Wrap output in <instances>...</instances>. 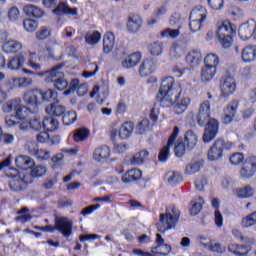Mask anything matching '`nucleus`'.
Segmentation results:
<instances>
[{
  "label": "nucleus",
  "mask_w": 256,
  "mask_h": 256,
  "mask_svg": "<svg viewBox=\"0 0 256 256\" xmlns=\"http://www.w3.org/2000/svg\"><path fill=\"white\" fill-rule=\"evenodd\" d=\"M183 93V88H181V83L176 82L175 78L168 76L162 79L159 91L156 95V102L159 103L160 107H173V111L176 115H182L187 111L189 105H191L190 98H182L179 101Z\"/></svg>",
  "instance_id": "nucleus-1"
},
{
  "label": "nucleus",
  "mask_w": 256,
  "mask_h": 256,
  "mask_svg": "<svg viewBox=\"0 0 256 256\" xmlns=\"http://www.w3.org/2000/svg\"><path fill=\"white\" fill-rule=\"evenodd\" d=\"M196 121L200 127H205L203 134L204 143H209L217 137V133H219V121L211 118V102L209 100H205L200 104Z\"/></svg>",
  "instance_id": "nucleus-2"
},
{
  "label": "nucleus",
  "mask_w": 256,
  "mask_h": 256,
  "mask_svg": "<svg viewBox=\"0 0 256 256\" xmlns=\"http://www.w3.org/2000/svg\"><path fill=\"white\" fill-rule=\"evenodd\" d=\"M181 217V210L174 204H170L166 207L165 213L159 215V222L156 227L160 233L171 231L175 229L179 223Z\"/></svg>",
  "instance_id": "nucleus-3"
},
{
  "label": "nucleus",
  "mask_w": 256,
  "mask_h": 256,
  "mask_svg": "<svg viewBox=\"0 0 256 256\" xmlns=\"http://www.w3.org/2000/svg\"><path fill=\"white\" fill-rule=\"evenodd\" d=\"M65 64H57L55 65L51 70H47L44 72H40L38 75L40 77H43V75H48L46 77V83H53V86L58 90V91H65L67 87H69V82L65 80V74L61 72V69Z\"/></svg>",
  "instance_id": "nucleus-4"
},
{
  "label": "nucleus",
  "mask_w": 256,
  "mask_h": 256,
  "mask_svg": "<svg viewBox=\"0 0 256 256\" xmlns=\"http://www.w3.org/2000/svg\"><path fill=\"white\" fill-rule=\"evenodd\" d=\"M237 31L233 28V23L230 20L222 21L216 31V37L222 45L223 49H229L233 45V37H235Z\"/></svg>",
  "instance_id": "nucleus-5"
},
{
  "label": "nucleus",
  "mask_w": 256,
  "mask_h": 256,
  "mask_svg": "<svg viewBox=\"0 0 256 256\" xmlns=\"http://www.w3.org/2000/svg\"><path fill=\"white\" fill-rule=\"evenodd\" d=\"M22 99L30 113H39V107L43 105V90L31 88L24 92Z\"/></svg>",
  "instance_id": "nucleus-6"
},
{
  "label": "nucleus",
  "mask_w": 256,
  "mask_h": 256,
  "mask_svg": "<svg viewBox=\"0 0 256 256\" xmlns=\"http://www.w3.org/2000/svg\"><path fill=\"white\" fill-rule=\"evenodd\" d=\"M233 149L232 142L225 141V139L218 138L214 141L212 146L208 149V161H219L223 158L225 151Z\"/></svg>",
  "instance_id": "nucleus-7"
},
{
  "label": "nucleus",
  "mask_w": 256,
  "mask_h": 256,
  "mask_svg": "<svg viewBox=\"0 0 256 256\" xmlns=\"http://www.w3.org/2000/svg\"><path fill=\"white\" fill-rule=\"evenodd\" d=\"M179 133H180L179 126H175L173 128L171 135L168 137L167 145H165L158 154V160L161 163H165V161L169 159V153H171V147L175 145L177 141V137H179Z\"/></svg>",
  "instance_id": "nucleus-8"
},
{
  "label": "nucleus",
  "mask_w": 256,
  "mask_h": 256,
  "mask_svg": "<svg viewBox=\"0 0 256 256\" xmlns=\"http://www.w3.org/2000/svg\"><path fill=\"white\" fill-rule=\"evenodd\" d=\"M14 171L16 174H8V177L12 178V180L9 182V187L11 191H23L24 189H27V185L29 183H33V180L31 178L27 179L29 175H24V177L21 178V176H19V171Z\"/></svg>",
  "instance_id": "nucleus-9"
},
{
  "label": "nucleus",
  "mask_w": 256,
  "mask_h": 256,
  "mask_svg": "<svg viewBox=\"0 0 256 256\" xmlns=\"http://www.w3.org/2000/svg\"><path fill=\"white\" fill-rule=\"evenodd\" d=\"M237 89V82L233 76H222L220 79V91L221 97L227 99L230 95H233Z\"/></svg>",
  "instance_id": "nucleus-10"
},
{
  "label": "nucleus",
  "mask_w": 256,
  "mask_h": 256,
  "mask_svg": "<svg viewBox=\"0 0 256 256\" xmlns=\"http://www.w3.org/2000/svg\"><path fill=\"white\" fill-rule=\"evenodd\" d=\"M56 231H59L66 239L73 235V221L67 217L56 218Z\"/></svg>",
  "instance_id": "nucleus-11"
},
{
  "label": "nucleus",
  "mask_w": 256,
  "mask_h": 256,
  "mask_svg": "<svg viewBox=\"0 0 256 256\" xmlns=\"http://www.w3.org/2000/svg\"><path fill=\"white\" fill-rule=\"evenodd\" d=\"M143 27V18L138 14H130L126 22L128 33H139Z\"/></svg>",
  "instance_id": "nucleus-12"
},
{
  "label": "nucleus",
  "mask_w": 256,
  "mask_h": 256,
  "mask_svg": "<svg viewBox=\"0 0 256 256\" xmlns=\"http://www.w3.org/2000/svg\"><path fill=\"white\" fill-rule=\"evenodd\" d=\"M237 109H239V101L232 100L224 109V116L222 117V123L224 125H229V123L233 122L237 114Z\"/></svg>",
  "instance_id": "nucleus-13"
},
{
  "label": "nucleus",
  "mask_w": 256,
  "mask_h": 256,
  "mask_svg": "<svg viewBox=\"0 0 256 256\" xmlns=\"http://www.w3.org/2000/svg\"><path fill=\"white\" fill-rule=\"evenodd\" d=\"M141 177H143V172L139 168H132L122 175L121 181L127 185L141 181Z\"/></svg>",
  "instance_id": "nucleus-14"
},
{
  "label": "nucleus",
  "mask_w": 256,
  "mask_h": 256,
  "mask_svg": "<svg viewBox=\"0 0 256 256\" xmlns=\"http://www.w3.org/2000/svg\"><path fill=\"white\" fill-rule=\"evenodd\" d=\"M26 65L33 69V71H41V64L37 61H45V56L37 55V52H29L27 56H25Z\"/></svg>",
  "instance_id": "nucleus-15"
},
{
  "label": "nucleus",
  "mask_w": 256,
  "mask_h": 256,
  "mask_svg": "<svg viewBox=\"0 0 256 256\" xmlns=\"http://www.w3.org/2000/svg\"><path fill=\"white\" fill-rule=\"evenodd\" d=\"M156 69L157 65L155 64V60L146 58L139 67V73L141 77H149V75H151Z\"/></svg>",
  "instance_id": "nucleus-16"
},
{
  "label": "nucleus",
  "mask_w": 256,
  "mask_h": 256,
  "mask_svg": "<svg viewBox=\"0 0 256 256\" xmlns=\"http://www.w3.org/2000/svg\"><path fill=\"white\" fill-rule=\"evenodd\" d=\"M93 160L101 163V161H107L111 157V148L107 145H102L94 149Z\"/></svg>",
  "instance_id": "nucleus-17"
},
{
  "label": "nucleus",
  "mask_w": 256,
  "mask_h": 256,
  "mask_svg": "<svg viewBox=\"0 0 256 256\" xmlns=\"http://www.w3.org/2000/svg\"><path fill=\"white\" fill-rule=\"evenodd\" d=\"M142 57L141 52H133L122 60V67L124 69H133V67H137L138 63H141Z\"/></svg>",
  "instance_id": "nucleus-18"
},
{
  "label": "nucleus",
  "mask_w": 256,
  "mask_h": 256,
  "mask_svg": "<svg viewBox=\"0 0 256 256\" xmlns=\"http://www.w3.org/2000/svg\"><path fill=\"white\" fill-rule=\"evenodd\" d=\"M15 164L18 169L27 171L28 169H33V167H35V160L29 156L20 155L15 159Z\"/></svg>",
  "instance_id": "nucleus-19"
},
{
  "label": "nucleus",
  "mask_w": 256,
  "mask_h": 256,
  "mask_svg": "<svg viewBox=\"0 0 256 256\" xmlns=\"http://www.w3.org/2000/svg\"><path fill=\"white\" fill-rule=\"evenodd\" d=\"M9 111H15L16 119L23 121L25 119V115H23V109L25 106L21 105V99H14L8 102Z\"/></svg>",
  "instance_id": "nucleus-20"
},
{
  "label": "nucleus",
  "mask_w": 256,
  "mask_h": 256,
  "mask_svg": "<svg viewBox=\"0 0 256 256\" xmlns=\"http://www.w3.org/2000/svg\"><path fill=\"white\" fill-rule=\"evenodd\" d=\"M241 59L244 63H253L256 59V46L248 45L241 51Z\"/></svg>",
  "instance_id": "nucleus-21"
},
{
  "label": "nucleus",
  "mask_w": 256,
  "mask_h": 256,
  "mask_svg": "<svg viewBox=\"0 0 256 256\" xmlns=\"http://www.w3.org/2000/svg\"><path fill=\"white\" fill-rule=\"evenodd\" d=\"M25 55L23 53L17 54L16 56L12 57L8 63H7V68L10 69L11 71H17L25 65Z\"/></svg>",
  "instance_id": "nucleus-22"
},
{
  "label": "nucleus",
  "mask_w": 256,
  "mask_h": 256,
  "mask_svg": "<svg viewBox=\"0 0 256 256\" xmlns=\"http://www.w3.org/2000/svg\"><path fill=\"white\" fill-rule=\"evenodd\" d=\"M91 135V130L89 128L81 127L74 130L72 139L74 143H83V141H87Z\"/></svg>",
  "instance_id": "nucleus-23"
},
{
  "label": "nucleus",
  "mask_w": 256,
  "mask_h": 256,
  "mask_svg": "<svg viewBox=\"0 0 256 256\" xmlns=\"http://www.w3.org/2000/svg\"><path fill=\"white\" fill-rule=\"evenodd\" d=\"M256 164L251 161H245L240 169V177L242 179H251L255 175Z\"/></svg>",
  "instance_id": "nucleus-24"
},
{
  "label": "nucleus",
  "mask_w": 256,
  "mask_h": 256,
  "mask_svg": "<svg viewBox=\"0 0 256 256\" xmlns=\"http://www.w3.org/2000/svg\"><path fill=\"white\" fill-rule=\"evenodd\" d=\"M228 251L236 256H247L249 255L251 248L247 245L229 244Z\"/></svg>",
  "instance_id": "nucleus-25"
},
{
  "label": "nucleus",
  "mask_w": 256,
  "mask_h": 256,
  "mask_svg": "<svg viewBox=\"0 0 256 256\" xmlns=\"http://www.w3.org/2000/svg\"><path fill=\"white\" fill-rule=\"evenodd\" d=\"M42 129L48 133H53V131L59 129V121L52 116L45 117L42 120Z\"/></svg>",
  "instance_id": "nucleus-26"
},
{
  "label": "nucleus",
  "mask_w": 256,
  "mask_h": 256,
  "mask_svg": "<svg viewBox=\"0 0 256 256\" xmlns=\"http://www.w3.org/2000/svg\"><path fill=\"white\" fill-rule=\"evenodd\" d=\"M53 13L54 15H77V8H70L67 2H60Z\"/></svg>",
  "instance_id": "nucleus-27"
},
{
  "label": "nucleus",
  "mask_w": 256,
  "mask_h": 256,
  "mask_svg": "<svg viewBox=\"0 0 256 256\" xmlns=\"http://www.w3.org/2000/svg\"><path fill=\"white\" fill-rule=\"evenodd\" d=\"M23 48V44L16 40H8L2 45L4 53H19Z\"/></svg>",
  "instance_id": "nucleus-28"
},
{
  "label": "nucleus",
  "mask_w": 256,
  "mask_h": 256,
  "mask_svg": "<svg viewBox=\"0 0 256 256\" xmlns=\"http://www.w3.org/2000/svg\"><path fill=\"white\" fill-rule=\"evenodd\" d=\"M57 103L51 104L45 108V111L50 117H63L67 109L63 105H56Z\"/></svg>",
  "instance_id": "nucleus-29"
},
{
  "label": "nucleus",
  "mask_w": 256,
  "mask_h": 256,
  "mask_svg": "<svg viewBox=\"0 0 256 256\" xmlns=\"http://www.w3.org/2000/svg\"><path fill=\"white\" fill-rule=\"evenodd\" d=\"M198 141L199 139L197 138V134H195L193 130L186 131L183 142L186 145L188 151H191V149H195Z\"/></svg>",
  "instance_id": "nucleus-30"
},
{
  "label": "nucleus",
  "mask_w": 256,
  "mask_h": 256,
  "mask_svg": "<svg viewBox=\"0 0 256 256\" xmlns=\"http://www.w3.org/2000/svg\"><path fill=\"white\" fill-rule=\"evenodd\" d=\"M217 74V68L211 66H205L201 69L200 79L202 83H209L213 77Z\"/></svg>",
  "instance_id": "nucleus-31"
},
{
  "label": "nucleus",
  "mask_w": 256,
  "mask_h": 256,
  "mask_svg": "<svg viewBox=\"0 0 256 256\" xmlns=\"http://www.w3.org/2000/svg\"><path fill=\"white\" fill-rule=\"evenodd\" d=\"M203 60V56L197 50H192L186 55V63L190 67H197Z\"/></svg>",
  "instance_id": "nucleus-32"
},
{
  "label": "nucleus",
  "mask_w": 256,
  "mask_h": 256,
  "mask_svg": "<svg viewBox=\"0 0 256 256\" xmlns=\"http://www.w3.org/2000/svg\"><path fill=\"white\" fill-rule=\"evenodd\" d=\"M189 19L204 22L207 19V9L202 6L193 8L190 12Z\"/></svg>",
  "instance_id": "nucleus-33"
},
{
  "label": "nucleus",
  "mask_w": 256,
  "mask_h": 256,
  "mask_svg": "<svg viewBox=\"0 0 256 256\" xmlns=\"http://www.w3.org/2000/svg\"><path fill=\"white\" fill-rule=\"evenodd\" d=\"M59 103V94L54 89H47L46 91L42 90V103Z\"/></svg>",
  "instance_id": "nucleus-34"
},
{
  "label": "nucleus",
  "mask_w": 256,
  "mask_h": 256,
  "mask_svg": "<svg viewBox=\"0 0 256 256\" xmlns=\"http://www.w3.org/2000/svg\"><path fill=\"white\" fill-rule=\"evenodd\" d=\"M135 128V124L133 122H124L119 130L120 139H129L133 134V129Z\"/></svg>",
  "instance_id": "nucleus-35"
},
{
  "label": "nucleus",
  "mask_w": 256,
  "mask_h": 256,
  "mask_svg": "<svg viewBox=\"0 0 256 256\" xmlns=\"http://www.w3.org/2000/svg\"><path fill=\"white\" fill-rule=\"evenodd\" d=\"M24 13L28 17H34L35 19H41V17L44 15L43 10L35 5H26L24 7Z\"/></svg>",
  "instance_id": "nucleus-36"
},
{
  "label": "nucleus",
  "mask_w": 256,
  "mask_h": 256,
  "mask_svg": "<svg viewBox=\"0 0 256 256\" xmlns=\"http://www.w3.org/2000/svg\"><path fill=\"white\" fill-rule=\"evenodd\" d=\"M115 47V35L113 33H107L103 39V51L104 53H111Z\"/></svg>",
  "instance_id": "nucleus-37"
},
{
  "label": "nucleus",
  "mask_w": 256,
  "mask_h": 256,
  "mask_svg": "<svg viewBox=\"0 0 256 256\" xmlns=\"http://www.w3.org/2000/svg\"><path fill=\"white\" fill-rule=\"evenodd\" d=\"M149 157V152L147 150H141L140 152L136 153L130 159L131 165H143L145 163V159Z\"/></svg>",
  "instance_id": "nucleus-38"
},
{
  "label": "nucleus",
  "mask_w": 256,
  "mask_h": 256,
  "mask_svg": "<svg viewBox=\"0 0 256 256\" xmlns=\"http://www.w3.org/2000/svg\"><path fill=\"white\" fill-rule=\"evenodd\" d=\"M238 35L240 39L247 41V39H251V37H253V30L248 24H242L238 29Z\"/></svg>",
  "instance_id": "nucleus-39"
},
{
  "label": "nucleus",
  "mask_w": 256,
  "mask_h": 256,
  "mask_svg": "<svg viewBox=\"0 0 256 256\" xmlns=\"http://www.w3.org/2000/svg\"><path fill=\"white\" fill-rule=\"evenodd\" d=\"M77 121V112L71 110L68 112H64V114H62V123L63 125H66L67 127H69V125H73V123H75Z\"/></svg>",
  "instance_id": "nucleus-40"
},
{
  "label": "nucleus",
  "mask_w": 256,
  "mask_h": 256,
  "mask_svg": "<svg viewBox=\"0 0 256 256\" xmlns=\"http://www.w3.org/2000/svg\"><path fill=\"white\" fill-rule=\"evenodd\" d=\"M101 41V33L99 31L87 32L85 42L88 45H97Z\"/></svg>",
  "instance_id": "nucleus-41"
},
{
  "label": "nucleus",
  "mask_w": 256,
  "mask_h": 256,
  "mask_svg": "<svg viewBox=\"0 0 256 256\" xmlns=\"http://www.w3.org/2000/svg\"><path fill=\"white\" fill-rule=\"evenodd\" d=\"M156 245L158 247H163L164 251H160V255L167 256L169 253H171V245L165 244V239H163V236L161 234H156V240H155Z\"/></svg>",
  "instance_id": "nucleus-42"
},
{
  "label": "nucleus",
  "mask_w": 256,
  "mask_h": 256,
  "mask_svg": "<svg viewBox=\"0 0 256 256\" xmlns=\"http://www.w3.org/2000/svg\"><path fill=\"white\" fill-rule=\"evenodd\" d=\"M185 50L181 47V45L177 42L173 43L170 47V57L173 59H179L183 57Z\"/></svg>",
  "instance_id": "nucleus-43"
},
{
  "label": "nucleus",
  "mask_w": 256,
  "mask_h": 256,
  "mask_svg": "<svg viewBox=\"0 0 256 256\" xmlns=\"http://www.w3.org/2000/svg\"><path fill=\"white\" fill-rule=\"evenodd\" d=\"M23 27L28 33H35V31H37V27H39V22L31 18L24 19Z\"/></svg>",
  "instance_id": "nucleus-44"
},
{
  "label": "nucleus",
  "mask_w": 256,
  "mask_h": 256,
  "mask_svg": "<svg viewBox=\"0 0 256 256\" xmlns=\"http://www.w3.org/2000/svg\"><path fill=\"white\" fill-rule=\"evenodd\" d=\"M33 155L38 161H49L51 159V151L45 149H36Z\"/></svg>",
  "instance_id": "nucleus-45"
},
{
  "label": "nucleus",
  "mask_w": 256,
  "mask_h": 256,
  "mask_svg": "<svg viewBox=\"0 0 256 256\" xmlns=\"http://www.w3.org/2000/svg\"><path fill=\"white\" fill-rule=\"evenodd\" d=\"M204 64L206 67H214V69H217V65H219V56L214 53L208 54L204 58Z\"/></svg>",
  "instance_id": "nucleus-46"
},
{
  "label": "nucleus",
  "mask_w": 256,
  "mask_h": 256,
  "mask_svg": "<svg viewBox=\"0 0 256 256\" xmlns=\"http://www.w3.org/2000/svg\"><path fill=\"white\" fill-rule=\"evenodd\" d=\"M201 167H203V163L200 161L189 163L186 165L185 173L186 175H195V173L201 171Z\"/></svg>",
  "instance_id": "nucleus-47"
},
{
  "label": "nucleus",
  "mask_w": 256,
  "mask_h": 256,
  "mask_svg": "<svg viewBox=\"0 0 256 256\" xmlns=\"http://www.w3.org/2000/svg\"><path fill=\"white\" fill-rule=\"evenodd\" d=\"M187 151V145L184 144L183 140L178 139L174 146V154L176 157H183Z\"/></svg>",
  "instance_id": "nucleus-48"
},
{
  "label": "nucleus",
  "mask_w": 256,
  "mask_h": 256,
  "mask_svg": "<svg viewBox=\"0 0 256 256\" xmlns=\"http://www.w3.org/2000/svg\"><path fill=\"white\" fill-rule=\"evenodd\" d=\"M183 182V176L179 172H169L168 183L173 187Z\"/></svg>",
  "instance_id": "nucleus-49"
},
{
  "label": "nucleus",
  "mask_w": 256,
  "mask_h": 256,
  "mask_svg": "<svg viewBox=\"0 0 256 256\" xmlns=\"http://www.w3.org/2000/svg\"><path fill=\"white\" fill-rule=\"evenodd\" d=\"M30 175H28V177H43V175H45V173H47V168H45V166H34L32 168H30Z\"/></svg>",
  "instance_id": "nucleus-50"
},
{
  "label": "nucleus",
  "mask_w": 256,
  "mask_h": 256,
  "mask_svg": "<svg viewBox=\"0 0 256 256\" xmlns=\"http://www.w3.org/2000/svg\"><path fill=\"white\" fill-rule=\"evenodd\" d=\"M237 197H239V199H248V197H253V188H251V186H245L238 189Z\"/></svg>",
  "instance_id": "nucleus-51"
},
{
  "label": "nucleus",
  "mask_w": 256,
  "mask_h": 256,
  "mask_svg": "<svg viewBox=\"0 0 256 256\" xmlns=\"http://www.w3.org/2000/svg\"><path fill=\"white\" fill-rule=\"evenodd\" d=\"M149 52L151 55L159 56L163 53V43L161 42H154L148 46Z\"/></svg>",
  "instance_id": "nucleus-52"
},
{
  "label": "nucleus",
  "mask_w": 256,
  "mask_h": 256,
  "mask_svg": "<svg viewBox=\"0 0 256 256\" xmlns=\"http://www.w3.org/2000/svg\"><path fill=\"white\" fill-rule=\"evenodd\" d=\"M180 34L179 29H171V28H166L164 29L160 35L162 37V39H167V38H171V39H177V36Z\"/></svg>",
  "instance_id": "nucleus-53"
},
{
  "label": "nucleus",
  "mask_w": 256,
  "mask_h": 256,
  "mask_svg": "<svg viewBox=\"0 0 256 256\" xmlns=\"http://www.w3.org/2000/svg\"><path fill=\"white\" fill-rule=\"evenodd\" d=\"M199 201L200 202H191L192 207L190 208V215L195 216L201 213V210L203 209V198L199 197Z\"/></svg>",
  "instance_id": "nucleus-54"
},
{
  "label": "nucleus",
  "mask_w": 256,
  "mask_h": 256,
  "mask_svg": "<svg viewBox=\"0 0 256 256\" xmlns=\"http://www.w3.org/2000/svg\"><path fill=\"white\" fill-rule=\"evenodd\" d=\"M29 125L34 131H41L43 129V121L37 116L29 120Z\"/></svg>",
  "instance_id": "nucleus-55"
},
{
  "label": "nucleus",
  "mask_w": 256,
  "mask_h": 256,
  "mask_svg": "<svg viewBox=\"0 0 256 256\" xmlns=\"http://www.w3.org/2000/svg\"><path fill=\"white\" fill-rule=\"evenodd\" d=\"M32 83V78L20 77L14 79V85H16V87H29V85H32Z\"/></svg>",
  "instance_id": "nucleus-56"
},
{
  "label": "nucleus",
  "mask_w": 256,
  "mask_h": 256,
  "mask_svg": "<svg viewBox=\"0 0 256 256\" xmlns=\"http://www.w3.org/2000/svg\"><path fill=\"white\" fill-rule=\"evenodd\" d=\"M81 84H79V79H72L70 81L69 88L64 91V95H71V93H75V91L79 90V87Z\"/></svg>",
  "instance_id": "nucleus-57"
},
{
  "label": "nucleus",
  "mask_w": 256,
  "mask_h": 256,
  "mask_svg": "<svg viewBox=\"0 0 256 256\" xmlns=\"http://www.w3.org/2000/svg\"><path fill=\"white\" fill-rule=\"evenodd\" d=\"M243 227L256 225V211L242 219Z\"/></svg>",
  "instance_id": "nucleus-58"
},
{
  "label": "nucleus",
  "mask_w": 256,
  "mask_h": 256,
  "mask_svg": "<svg viewBox=\"0 0 256 256\" xmlns=\"http://www.w3.org/2000/svg\"><path fill=\"white\" fill-rule=\"evenodd\" d=\"M229 159L232 165H241V163L245 161V156L243 155V153L236 152L233 153Z\"/></svg>",
  "instance_id": "nucleus-59"
},
{
  "label": "nucleus",
  "mask_w": 256,
  "mask_h": 256,
  "mask_svg": "<svg viewBox=\"0 0 256 256\" xmlns=\"http://www.w3.org/2000/svg\"><path fill=\"white\" fill-rule=\"evenodd\" d=\"M203 22L200 20L190 19L189 27L192 33H197V31H201V27H203Z\"/></svg>",
  "instance_id": "nucleus-60"
},
{
  "label": "nucleus",
  "mask_w": 256,
  "mask_h": 256,
  "mask_svg": "<svg viewBox=\"0 0 256 256\" xmlns=\"http://www.w3.org/2000/svg\"><path fill=\"white\" fill-rule=\"evenodd\" d=\"M20 12L17 6H13L8 10V19L9 21H17L19 19Z\"/></svg>",
  "instance_id": "nucleus-61"
},
{
  "label": "nucleus",
  "mask_w": 256,
  "mask_h": 256,
  "mask_svg": "<svg viewBox=\"0 0 256 256\" xmlns=\"http://www.w3.org/2000/svg\"><path fill=\"white\" fill-rule=\"evenodd\" d=\"M101 207V204H94L90 205L84 209L81 210L80 215H83V217H87V215H91L94 211H97Z\"/></svg>",
  "instance_id": "nucleus-62"
},
{
  "label": "nucleus",
  "mask_w": 256,
  "mask_h": 256,
  "mask_svg": "<svg viewBox=\"0 0 256 256\" xmlns=\"http://www.w3.org/2000/svg\"><path fill=\"white\" fill-rule=\"evenodd\" d=\"M224 3V0H208V5L211 7V9H214V11H219V9H223Z\"/></svg>",
  "instance_id": "nucleus-63"
},
{
  "label": "nucleus",
  "mask_w": 256,
  "mask_h": 256,
  "mask_svg": "<svg viewBox=\"0 0 256 256\" xmlns=\"http://www.w3.org/2000/svg\"><path fill=\"white\" fill-rule=\"evenodd\" d=\"M194 185L197 191H203V189H205V185H207V180L205 177H199L195 180Z\"/></svg>",
  "instance_id": "nucleus-64"
}]
</instances>
